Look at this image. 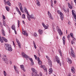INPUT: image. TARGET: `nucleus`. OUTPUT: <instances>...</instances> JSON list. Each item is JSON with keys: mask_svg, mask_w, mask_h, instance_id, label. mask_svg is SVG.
<instances>
[{"mask_svg": "<svg viewBox=\"0 0 76 76\" xmlns=\"http://www.w3.org/2000/svg\"><path fill=\"white\" fill-rule=\"evenodd\" d=\"M2 15V18L3 19H6V18L5 17V16L3 15Z\"/></svg>", "mask_w": 76, "mask_h": 76, "instance_id": "nucleus-45", "label": "nucleus"}, {"mask_svg": "<svg viewBox=\"0 0 76 76\" xmlns=\"http://www.w3.org/2000/svg\"><path fill=\"white\" fill-rule=\"evenodd\" d=\"M33 44H34V48H35V49H37V46H36V44H35V42L33 41Z\"/></svg>", "mask_w": 76, "mask_h": 76, "instance_id": "nucleus-29", "label": "nucleus"}, {"mask_svg": "<svg viewBox=\"0 0 76 76\" xmlns=\"http://www.w3.org/2000/svg\"><path fill=\"white\" fill-rule=\"evenodd\" d=\"M6 62H5L6 63H8V62H9V60H8V59H6Z\"/></svg>", "mask_w": 76, "mask_h": 76, "instance_id": "nucleus-49", "label": "nucleus"}, {"mask_svg": "<svg viewBox=\"0 0 76 76\" xmlns=\"http://www.w3.org/2000/svg\"><path fill=\"white\" fill-rule=\"evenodd\" d=\"M33 35L34 36V37H37L38 36L37 34L36 33H34L33 34Z\"/></svg>", "mask_w": 76, "mask_h": 76, "instance_id": "nucleus-34", "label": "nucleus"}, {"mask_svg": "<svg viewBox=\"0 0 76 76\" xmlns=\"http://www.w3.org/2000/svg\"><path fill=\"white\" fill-rule=\"evenodd\" d=\"M34 57L35 58L36 60H37V56H36V55H34Z\"/></svg>", "mask_w": 76, "mask_h": 76, "instance_id": "nucleus-52", "label": "nucleus"}, {"mask_svg": "<svg viewBox=\"0 0 76 76\" xmlns=\"http://www.w3.org/2000/svg\"><path fill=\"white\" fill-rule=\"evenodd\" d=\"M46 58H48V60H49V59H50V58H49V57L48 56H46Z\"/></svg>", "mask_w": 76, "mask_h": 76, "instance_id": "nucleus-59", "label": "nucleus"}, {"mask_svg": "<svg viewBox=\"0 0 76 76\" xmlns=\"http://www.w3.org/2000/svg\"><path fill=\"white\" fill-rule=\"evenodd\" d=\"M56 29L58 32H59V31H60L61 30H60V29L59 27H57L56 28Z\"/></svg>", "mask_w": 76, "mask_h": 76, "instance_id": "nucleus-30", "label": "nucleus"}, {"mask_svg": "<svg viewBox=\"0 0 76 76\" xmlns=\"http://www.w3.org/2000/svg\"><path fill=\"white\" fill-rule=\"evenodd\" d=\"M38 32L40 35H42V33H43V31H42V30L41 29H39L38 31Z\"/></svg>", "mask_w": 76, "mask_h": 76, "instance_id": "nucleus-17", "label": "nucleus"}, {"mask_svg": "<svg viewBox=\"0 0 76 76\" xmlns=\"http://www.w3.org/2000/svg\"><path fill=\"white\" fill-rule=\"evenodd\" d=\"M57 1H56L55 0L54 1V3H55V4H56V3Z\"/></svg>", "mask_w": 76, "mask_h": 76, "instance_id": "nucleus-61", "label": "nucleus"}, {"mask_svg": "<svg viewBox=\"0 0 76 76\" xmlns=\"http://www.w3.org/2000/svg\"><path fill=\"white\" fill-rule=\"evenodd\" d=\"M68 7L69 8L71 9H72V6L70 5V3H68Z\"/></svg>", "mask_w": 76, "mask_h": 76, "instance_id": "nucleus-33", "label": "nucleus"}, {"mask_svg": "<svg viewBox=\"0 0 76 76\" xmlns=\"http://www.w3.org/2000/svg\"><path fill=\"white\" fill-rule=\"evenodd\" d=\"M70 35L72 38H73V33H71Z\"/></svg>", "mask_w": 76, "mask_h": 76, "instance_id": "nucleus-42", "label": "nucleus"}, {"mask_svg": "<svg viewBox=\"0 0 76 76\" xmlns=\"http://www.w3.org/2000/svg\"><path fill=\"white\" fill-rule=\"evenodd\" d=\"M32 76H35L36 75V73H35L34 72H33L32 73Z\"/></svg>", "mask_w": 76, "mask_h": 76, "instance_id": "nucleus-43", "label": "nucleus"}, {"mask_svg": "<svg viewBox=\"0 0 76 76\" xmlns=\"http://www.w3.org/2000/svg\"><path fill=\"white\" fill-rule=\"evenodd\" d=\"M21 55L23 56V57H24V58L26 57V56H27L26 55V54H25V53L23 52H22L21 53Z\"/></svg>", "mask_w": 76, "mask_h": 76, "instance_id": "nucleus-20", "label": "nucleus"}, {"mask_svg": "<svg viewBox=\"0 0 76 76\" xmlns=\"http://www.w3.org/2000/svg\"><path fill=\"white\" fill-rule=\"evenodd\" d=\"M72 15H73V16L74 18V20H75V21H76V12H75V10H72Z\"/></svg>", "mask_w": 76, "mask_h": 76, "instance_id": "nucleus-5", "label": "nucleus"}, {"mask_svg": "<svg viewBox=\"0 0 76 76\" xmlns=\"http://www.w3.org/2000/svg\"><path fill=\"white\" fill-rule=\"evenodd\" d=\"M28 57H29V56H26V57H24V58H26V60H28Z\"/></svg>", "mask_w": 76, "mask_h": 76, "instance_id": "nucleus-48", "label": "nucleus"}, {"mask_svg": "<svg viewBox=\"0 0 76 76\" xmlns=\"http://www.w3.org/2000/svg\"><path fill=\"white\" fill-rule=\"evenodd\" d=\"M74 42H74V41L72 40L71 41V44H74Z\"/></svg>", "mask_w": 76, "mask_h": 76, "instance_id": "nucleus-53", "label": "nucleus"}, {"mask_svg": "<svg viewBox=\"0 0 76 76\" xmlns=\"http://www.w3.org/2000/svg\"><path fill=\"white\" fill-rule=\"evenodd\" d=\"M10 64H12V63L11 61H10Z\"/></svg>", "mask_w": 76, "mask_h": 76, "instance_id": "nucleus-60", "label": "nucleus"}, {"mask_svg": "<svg viewBox=\"0 0 76 76\" xmlns=\"http://www.w3.org/2000/svg\"><path fill=\"white\" fill-rule=\"evenodd\" d=\"M30 61H31V62L32 64H34V62H33V60H32V59L31 58H30Z\"/></svg>", "mask_w": 76, "mask_h": 76, "instance_id": "nucleus-37", "label": "nucleus"}, {"mask_svg": "<svg viewBox=\"0 0 76 76\" xmlns=\"http://www.w3.org/2000/svg\"><path fill=\"white\" fill-rule=\"evenodd\" d=\"M58 33L60 36H61L63 35V33L62 32V31H60L58 32Z\"/></svg>", "mask_w": 76, "mask_h": 76, "instance_id": "nucleus-32", "label": "nucleus"}, {"mask_svg": "<svg viewBox=\"0 0 76 76\" xmlns=\"http://www.w3.org/2000/svg\"><path fill=\"white\" fill-rule=\"evenodd\" d=\"M67 60L68 62V63H69V64H72V61H71V60H70L69 58H67Z\"/></svg>", "mask_w": 76, "mask_h": 76, "instance_id": "nucleus-21", "label": "nucleus"}, {"mask_svg": "<svg viewBox=\"0 0 76 76\" xmlns=\"http://www.w3.org/2000/svg\"><path fill=\"white\" fill-rule=\"evenodd\" d=\"M14 31H15V34H17V33L16 32V30H14Z\"/></svg>", "mask_w": 76, "mask_h": 76, "instance_id": "nucleus-62", "label": "nucleus"}, {"mask_svg": "<svg viewBox=\"0 0 76 76\" xmlns=\"http://www.w3.org/2000/svg\"><path fill=\"white\" fill-rule=\"evenodd\" d=\"M16 41L17 42V43L18 44V45L19 47V48H21V46H20L21 45H20V42L19 41V40L18 39H16Z\"/></svg>", "mask_w": 76, "mask_h": 76, "instance_id": "nucleus-13", "label": "nucleus"}, {"mask_svg": "<svg viewBox=\"0 0 76 76\" xmlns=\"http://www.w3.org/2000/svg\"><path fill=\"white\" fill-rule=\"evenodd\" d=\"M1 38H2V39H3V40H4V41H5V42H7V41H8L7 39L5 38H4L3 37H2Z\"/></svg>", "mask_w": 76, "mask_h": 76, "instance_id": "nucleus-27", "label": "nucleus"}, {"mask_svg": "<svg viewBox=\"0 0 76 76\" xmlns=\"http://www.w3.org/2000/svg\"><path fill=\"white\" fill-rule=\"evenodd\" d=\"M22 22H23V24H25V22L23 20Z\"/></svg>", "mask_w": 76, "mask_h": 76, "instance_id": "nucleus-63", "label": "nucleus"}, {"mask_svg": "<svg viewBox=\"0 0 76 76\" xmlns=\"http://www.w3.org/2000/svg\"><path fill=\"white\" fill-rule=\"evenodd\" d=\"M18 14H19L20 16H21L22 15H21V12H20V11L19 12H18Z\"/></svg>", "mask_w": 76, "mask_h": 76, "instance_id": "nucleus-55", "label": "nucleus"}, {"mask_svg": "<svg viewBox=\"0 0 76 76\" xmlns=\"http://www.w3.org/2000/svg\"><path fill=\"white\" fill-rule=\"evenodd\" d=\"M12 42H13V44L14 47H15V43H14V42L13 41Z\"/></svg>", "mask_w": 76, "mask_h": 76, "instance_id": "nucleus-54", "label": "nucleus"}, {"mask_svg": "<svg viewBox=\"0 0 76 76\" xmlns=\"http://www.w3.org/2000/svg\"><path fill=\"white\" fill-rule=\"evenodd\" d=\"M20 66L21 69L23 70V72H25V71H26L25 69V67H24L23 65H20Z\"/></svg>", "mask_w": 76, "mask_h": 76, "instance_id": "nucleus-14", "label": "nucleus"}, {"mask_svg": "<svg viewBox=\"0 0 76 76\" xmlns=\"http://www.w3.org/2000/svg\"><path fill=\"white\" fill-rule=\"evenodd\" d=\"M11 28L13 30H15L16 29L15 26L14 25H12L11 27Z\"/></svg>", "mask_w": 76, "mask_h": 76, "instance_id": "nucleus-25", "label": "nucleus"}, {"mask_svg": "<svg viewBox=\"0 0 76 76\" xmlns=\"http://www.w3.org/2000/svg\"><path fill=\"white\" fill-rule=\"evenodd\" d=\"M22 33L24 35H25L26 37H28V33H26V31H23Z\"/></svg>", "mask_w": 76, "mask_h": 76, "instance_id": "nucleus-12", "label": "nucleus"}, {"mask_svg": "<svg viewBox=\"0 0 76 76\" xmlns=\"http://www.w3.org/2000/svg\"><path fill=\"white\" fill-rule=\"evenodd\" d=\"M71 70L72 73H75V68L74 67H72V68L71 69Z\"/></svg>", "mask_w": 76, "mask_h": 76, "instance_id": "nucleus-23", "label": "nucleus"}, {"mask_svg": "<svg viewBox=\"0 0 76 76\" xmlns=\"http://www.w3.org/2000/svg\"><path fill=\"white\" fill-rule=\"evenodd\" d=\"M58 14L60 15V18L61 20H63L64 19V15L63 14V13L61 12L60 11H58Z\"/></svg>", "mask_w": 76, "mask_h": 76, "instance_id": "nucleus-3", "label": "nucleus"}, {"mask_svg": "<svg viewBox=\"0 0 76 76\" xmlns=\"http://www.w3.org/2000/svg\"><path fill=\"white\" fill-rule=\"evenodd\" d=\"M42 25L45 28V29H48V24H47L46 26L45 25V24L44 23H42Z\"/></svg>", "mask_w": 76, "mask_h": 76, "instance_id": "nucleus-10", "label": "nucleus"}, {"mask_svg": "<svg viewBox=\"0 0 76 76\" xmlns=\"http://www.w3.org/2000/svg\"><path fill=\"white\" fill-rule=\"evenodd\" d=\"M3 73L4 75L5 76H6V75H7V74H6V71H4L3 72Z\"/></svg>", "mask_w": 76, "mask_h": 76, "instance_id": "nucleus-41", "label": "nucleus"}, {"mask_svg": "<svg viewBox=\"0 0 76 76\" xmlns=\"http://www.w3.org/2000/svg\"><path fill=\"white\" fill-rule=\"evenodd\" d=\"M18 5L20 7V9L21 10V12H22V13H24V11L23 10V7H22V4L20 3H19Z\"/></svg>", "mask_w": 76, "mask_h": 76, "instance_id": "nucleus-6", "label": "nucleus"}, {"mask_svg": "<svg viewBox=\"0 0 76 76\" xmlns=\"http://www.w3.org/2000/svg\"><path fill=\"white\" fill-rule=\"evenodd\" d=\"M38 64H39L41 65V64H42V61H39Z\"/></svg>", "mask_w": 76, "mask_h": 76, "instance_id": "nucleus-39", "label": "nucleus"}, {"mask_svg": "<svg viewBox=\"0 0 76 76\" xmlns=\"http://www.w3.org/2000/svg\"><path fill=\"white\" fill-rule=\"evenodd\" d=\"M37 4L38 6L39 7H40L41 6V4H40V2L39 1H37Z\"/></svg>", "mask_w": 76, "mask_h": 76, "instance_id": "nucleus-28", "label": "nucleus"}, {"mask_svg": "<svg viewBox=\"0 0 76 76\" xmlns=\"http://www.w3.org/2000/svg\"><path fill=\"white\" fill-rule=\"evenodd\" d=\"M14 67L15 70V72H16L17 73H18V74H19V70H18V68L17 66H16L15 65H14Z\"/></svg>", "mask_w": 76, "mask_h": 76, "instance_id": "nucleus-9", "label": "nucleus"}, {"mask_svg": "<svg viewBox=\"0 0 76 76\" xmlns=\"http://www.w3.org/2000/svg\"><path fill=\"white\" fill-rule=\"evenodd\" d=\"M48 61L49 66H50V67H52V62L51 61V60H50V59H49L48 60Z\"/></svg>", "mask_w": 76, "mask_h": 76, "instance_id": "nucleus-15", "label": "nucleus"}, {"mask_svg": "<svg viewBox=\"0 0 76 76\" xmlns=\"http://www.w3.org/2000/svg\"><path fill=\"white\" fill-rule=\"evenodd\" d=\"M48 16L49 18H50V19L53 20V16H52V15H51V14L50 11H48Z\"/></svg>", "mask_w": 76, "mask_h": 76, "instance_id": "nucleus-8", "label": "nucleus"}, {"mask_svg": "<svg viewBox=\"0 0 76 76\" xmlns=\"http://www.w3.org/2000/svg\"><path fill=\"white\" fill-rule=\"evenodd\" d=\"M73 38L72 39L73 40L72 41H75L76 40V39L75 38L72 37Z\"/></svg>", "mask_w": 76, "mask_h": 76, "instance_id": "nucleus-57", "label": "nucleus"}, {"mask_svg": "<svg viewBox=\"0 0 76 76\" xmlns=\"http://www.w3.org/2000/svg\"><path fill=\"white\" fill-rule=\"evenodd\" d=\"M6 10H7V11H9V8L7 7L6 6L5 7Z\"/></svg>", "mask_w": 76, "mask_h": 76, "instance_id": "nucleus-38", "label": "nucleus"}, {"mask_svg": "<svg viewBox=\"0 0 76 76\" xmlns=\"http://www.w3.org/2000/svg\"><path fill=\"white\" fill-rule=\"evenodd\" d=\"M53 70L52 69V68H50L49 70V74H51V73H53Z\"/></svg>", "mask_w": 76, "mask_h": 76, "instance_id": "nucleus-24", "label": "nucleus"}, {"mask_svg": "<svg viewBox=\"0 0 76 76\" xmlns=\"http://www.w3.org/2000/svg\"><path fill=\"white\" fill-rule=\"evenodd\" d=\"M69 76H71V73H69L68 74Z\"/></svg>", "mask_w": 76, "mask_h": 76, "instance_id": "nucleus-64", "label": "nucleus"}, {"mask_svg": "<svg viewBox=\"0 0 76 76\" xmlns=\"http://www.w3.org/2000/svg\"><path fill=\"white\" fill-rule=\"evenodd\" d=\"M40 67L41 68L43 69L45 72H47V69L45 67V66L44 65H41L40 66Z\"/></svg>", "mask_w": 76, "mask_h": 76, "instance_id": "nucleus-11", "label": "nucleus"}, {"mask_svg": "<svg viewBox=\"0 0 76 76\" xmlns=\"http://www.w3.org/2000/svg\"><path fill=\"white\" fill-rule=\"evenodd\" d=\"M0 25L1 26V27H2V28H3V25L2 24V23H1V22L0 21Z\"/></svg>", "mask_w": 76, "mask_h": 76, "instance_id": "nucleus-50", "label": "nucleus"}, {"mask_svg": "<svg viewBox=\"0 0 76 76\" xmlns=\"http://www.w3.org/2000/svg\"><path fill=\"white\" fill-rule=\"evenodd\" d=\"M62 9L65 12H67V10L65 6H63Z\"/></svg>", "mask_w": 76, "mask_h": 76, "instance_id": "nucleus-16", "label": "nucleus"}, {"mask_svg": "<svg viewBox=\"0 0 76 76\" xmlns=\"http://www.w3.org/2000/svg\"><path fill=\"white\" fill-rule=\"evenodd\" d=\"M70 34H69L68 35V36H67V38L68 39L69 41V40H70Z\"/></svg>", "mask_w": 76, "mask_h": 76, "instance_id": "nucleus-40", "label": "nucleus"}, {"mask_svg": "<svg viewBox=\"0 0 76 76\" xmlns=\"http://www.w3.org/2000/svg\"><path fill=\"white\" fill-rule=\"evenodd\" d=\"M62 40L64 45H65V41H66V38H65V37H64L62 38Z\"/></svg>", "mask_w": 76, "mask_h": 76, "instance_id": "nucleus-19", "label": "nucleus"}, {"mask_svg": "<svg viewBox=\"0 0 76 76\" xmlns=\"http://www.w3.org/2000/svg\"><path fill=\"white\" fill-rule=\"evenodd\" d=\"M23 9L26 13V14L27 15V19H28V20H29V21H31V19H36V18L33 15L31 14L30 15H29V13H28V10H27V9L25 7H23Z\"/></svg>", "mask_w": 76, "mask_h": 76, "instance_id": "nucleus-1", "label": "nucleus"}, {"mask_svg": "<svg viewBox=\"0 0 76 76\" xmlns=\"http://www.w3.org/2000/svg\"><path fill=\"white\" fill-rule=\"evenodd\" d=\"M31 70L32 71V72H35V73H37V70H35V68H32Z\"/></svg>", "mask_w": 76, "mask_h": 76, "instance_id": "nucleus-26", "label": "nucleus"}, {"mask_svg": "<svg viewBox=\"0 0 76 76\" xmlns=\"http://www.w3.org/2000/svg\"><path fill=\"white\" fill-rule=\"evenodd\" d=\"M4 1L5 3V5H6V4H7V2H6V0H4Z\"/></svg>", "mask_w": 76, "mask_h": 76, "instance_id": "nucleus-47", "label": "nucleus"}, {"mask_svg": "<svg viewBox=\"0 0 76 76\" xmlns=\"http://www.w3.org/2000/svg\"><path fill=\"white\" fill-rule=\"evenodd\" d=\"M68 24H69V25H70L71 24V22L70 21H69L68 22Z\"/></svg>", "mask_w": 76, "mask_h": 76, "instance_id": "nucleus-58", "label": "nucleus"}, {"mask_svg": "<svg viewBox=\"0 0 76 76\" xmlns=\"http://www.w3.org/2000/svg\"><path fill=\"white\" fill-rule=\"evenodd\" d=\"M22 18L23 19H25V15L23 14L22 15Z\"/></svg>", "mask_w": 76, "mask_h": 76, "instance_id": "nucleus-35", "label": "nucleus"}, {"mask_svg": "<svg viewBox=\"0 0 76 76\" xmlns=\"http://www.w3.org/2000/svg\"><path fill=\"white\" fill-rule=\"evenodd\" d=\"M6 22L4 20H3V25L5 26V27H8L7 25L6 24Z\"/></svg>", "mask_w": 76, "mask_h": 76, "instance_id": "nucleus-18", "label": "nucleus"}, {"mask_svg": "<svg viewBox=\"0 0 76 76\" xmlns=\"http://www.w3.org/2000/svg\"><path fill=\"white\" fill-rule=\"evenodd\" d=\"M1 32L2 33V35L3 36H5V31H4V30H3V29H1Z\"/></svg>", "mask_w": 76, "mask_h": 76, "instance_id": "nucleus-22", "label": "nucleus"}, {"mask_svg": "<svg viewBox=\"0 0 76 76\" xmlns=\"http://www.w3.org/2000/svg\"><path fill=\"white\" fill-rule=\"evenodd\" d=\"M58 51L59 53V54L61 56H62V53H61V51L60 50H58Z\"/></svg>", "mask_w": 76, "mask_h": 76, "instance_id": "nucleus-36", "label": "nucleus"}, {"mask_svg": "<svg viewBox=\"0 0 76 76\" xmlns=\"http://www.w3.org/2000/svg\"><path fill=\"white\" fill-rule=\"evenodd\" d=\"M0 41L1 43H3V42H4V41H3V39H2L1 38H0Z\"/></svg>", "mask_w": 76, "mask_h": 76, "instance_id": "nucleus-44", "label": "nucleus"}, {"mask_svg": "<svg viewBox=\"0 0 76 76\" xmlns=\"http://www.w3.org/2000/svg\"><path fill=\"white\" fill-rule=\"evenodd\" d=\"M2 59L5 62H6V58H3Z\"/></svg>", "mask_w": 76, "mask_h": 76, "instance_id": "nucleus-46", "label": "nucleus"}, {"mask_svg": "<svg viewBox=\"0 0 76 76\" xmlns=\"http://www.w3.org/2000/svg\"><path fill=\"white\" fill-rule=\"evenodd\" d=\"M7 5H8V6H11V4L9 2V1H7Z\"/></svg>", "mask_w": 76, "mask_h": 76, "instance_id": "nucleus-31", "label": "nucleus"}, {"mask_svg": "<svg viewBox=\"0 0 76 76\" xmlns=\"http://www.w3.org/2000/svg\"><path fill=\"white\" fill-rule=\"evenodd\" d=\"M37 61H40V59H39V57H38V58H37Z\"/></svg>", "mask_w": 76, "mask_h": 76, "instance_id": "nucleus-56", "label": "nucleus"}, {"mask_svg": "<svg viewBox=\"0 0 76 76\" xmlns=\"http://www.w3.org/2000/svg\"><path fill=\"white\" fill-rule=\"evenodd\" d=\"M71 51L72 56V57H75V53H74V51H73V48H71Z\"/></svg>", "mask_w": 76, "mask_h": 76, "instance_id": "nucleus-7", "label": "nucleus"}, {"mask_svg": "<svg viewBox=\"0 0 76 76\" xmlns=\"http://www.w3.org/2000/svg\"><path fill=\"white\" fill-rule=\"evenodd\" d=\"M39 75H40V76H42V73H41V72H40Z\"/></svg>", "mask_w": 76, "mask_h": 76, "instance_id": "nucleus-51", "label": "nucleus"}, {"mask_svg": "<svg viewBox=\"0 0 76 76\" xmlns=\"http://www.w3.org/2000/svg\"><path fill=\"white\" fill-rule=\"evenodd\" d=\"M5 47L6 50H7L8 51L12 52L13 51V49H12V47L10 45L7 44Z\"/></svg>", "mask_w": 76, "mask_h": 76, "instance_id": "nucleus-2", "label": "nucleus"}, {"mask_svg": "<svg viewBox=\"0 0 76 76\" xmlns=\"http://www.w3.org/2000/svg\"><path fill=\"white\" fill-rule=\"evenodd\" d=\"M56 61H57V62L58 64H59L60 66H61V63L60 61V59L57 56H56L55 57Z\"/></svg>", "mask_w": 76, "mask_h": 76, "instance_id": "nucleus-4", "label": "nucleus"}]
</instances>
